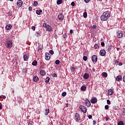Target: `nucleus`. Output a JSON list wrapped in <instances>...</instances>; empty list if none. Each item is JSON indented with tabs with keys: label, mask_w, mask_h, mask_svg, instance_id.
I'll return each mask as SVG.
<instances>
[{
	"label": "nucleus",
	"mask_w": 125,
	"mask_h": 125,
	"mask_svg": "<svg viewBox=\"0 0 125 125\" xmlns=\"http://www.w3.org/2000/svg\"><path fill=\"white\" fill-rule=\"evenodd\" d=\"M110 12L109 11H106L103 13V15L101 16V20L102 21H107L110 17Z\"/></svg>",
	"instance_id": "nucleus-1"
},
{
	"label": "nucleus",
	"mask_w": 125,
	"mask_h": 125,
	"mask_svg": "<svg viewBox=\"0 0 125 125\" xmlns=\"http://www.w3.org/2000/svg\"><path fill=\"white\" fill-rule=\"evenodd\" d=\"M43 27L44 28H46V31H48V32H51V31H52L51 29V26H50V25H49V24H46V23L43 24Z\"/></svg>",
	"instance_id": "nucleus-2"
},
{
	"label": "nucleus",
	"mask_w": 125,
	"mask_h": 125,
	"mask_svg": "<svg viewBox=\"0 0 125 125\" xmlns=\"http://www.w3.org/2000/svg\"><path fill=\"white\" fill-rule=\"evenodd\" d=\"M79 108L83 113H86L87 109L84 105H80Z\"/></svg>",
	"instance_id": "nucleus-3"
},
{
	"label": "nucleus",
	"mask_w": 125,
	"mask_h": 125,
	"mask_svg": "<svg viewBox=\"0 0 125 125\" xmlns=\"http://www.w3.org/2000/svg\"><path fill=\"white\" fill-rule=\"evenodd\" d=\"M17 5L19 7H21V6L23 5V1H22V0H19L17 2Z\"/></svg>",
	"instance_id": "nucleus-4"
},
{
	"label": "nucleus",
	"mask_w": 125,
	"mask_h": 125,
	"mask_svg": "<svg viewBox=\"0 0 125 125\" xmlns=\"http://www.w3.org/2000/svg\"><path fill=\"white\" fill-rule=\"evenodd\" d=\"M123 33H122V31H118L117 33V37L118 39H122L123 38Z\"/></svg>",
	"instance_id": "nucleus-5"
},
{
	"label": "nucleus",
	"mask_w": 125,
	"mask_h": 125,
	"mask_svg": "<svg viewBox=\"0 0 125 125\" xmlns=\"http://www.w3.org/2000/svg\"><path fill=\"white\" fill-rule=\"evenodd\" d=\"M85 104L87 107H90V105H91L90 101H89V100H88L87 99H86L85 101Z\"/></svg>",
	"instance_id": "nucleus-6"
},
{
	"label": "nucleus",
	"mask_w": 125,
	"mask_h": 125,
	"mask_svg": "<svg viewBox=\"0 0 125 125\" xmlns=\"http://www.w3.org/2000/svg\"><path fill=\"white\" fill-rule=\"evenodd\" d=\"M45 60L49 61L50 60V55L48 53H45Z\"/></svg>",
	"instance_id": "nucleus-7"
},
{
	"label": "nucleus",
	"mask_w": 125,
	"mask_h": 125,
	"mask_svg": "<svg viewBox=\"0 0 125 125\" xmlns=\"http://www.w3.org/2000/svg\"><path fill=\"white\" fill-rule=\"evenodd\" d=\"M92 62H97V56L94 55L92 57Z\"/></svg>",
	"instance_id": "nucleus-8"
},
{
	"label": "nucleus",
	"mask_w": 125,
	"mask_h": 125,
	"mask_svg": "<svg viewBox=\"0 0 125 125\" xmlns=\"http://www.w3.org/2000/svg\"><path fill=\"white\" fill-rule=\"evenodd\" d=\"M7 47H12V41L9 40L7 42Z\"/></svg>",
	"instance_id": "nucleus-9"
},
{
	"label": "nucleus",
	"mask_w": 125,
	"mask_h": 125,
	"mask_svg": "<svg viewBox=\"0 0 125 125\" xmlns=\"http://www.w3.org/2000/svg\"><path fill=\"white\" fill-rule=\"evenodd\" d=\"M100 53L101 56H105V55H106V51H105V50H101L100 51Z\"/></svg>",
	"instance_id": "nucleus-10"
},
{
	"label": "nucleus",
	"mask_w": 125,
	"mask_h": 125,
	"mask_svg": "<svg viewBox=\"0 0 125 125\" xmlns=\"http://www.w3.org/2000/svg\"><path fill=\"white\" fill-rule=\"evenodd\" d=\"M90 101L92 104H95V103L97 102V99L95 98V97L92 98Z\"/></svg>",
	"instance_id": "nucleus-11"
},
{
	"label": "nucleus",
	"mask_w": 125,
	"mask_h": 125,
	"mask_svg": "<svg viewBox=\"0 0 125 125\" xmlns=\"http://www.w3.org/2000/svg\"><path fill=\"white\" fill-rule=\"evenodd\" d=\"M58 18L59 20L62 21L64 19V16L62 14V13H60L58 15Z\"/></svg>",
	"instance_id": "nucleus-12"
},
{
	"label": "nucleus",
	"mask_w": 125,
	"mask_h": 125,
	"mask_svg": "<svg viewBox=\"0 0 125 125\" xmlns=\"http://www.w3.org/2000/svg\"><path fill=\"white\" fill-rule=\"evenodd\" d=\"M83 78L85 80H88V79L89 78V74H88V73H85L83 75Z\"/></svg>",
	"instance_id": "nucleus-13"
},
{
	"label": "nucleus",
	"mask_w": 125,
	"mask_h": 125,
	"mask_svg": "<svg viewBox=\"0 0 125 125\" xmlns=\"http://www.w3.org/2000/svg\"><path fill=\"white\" fill-rule=\"evenodd\" d=\"M29 59V56L27 54H25L23 55V60L24 61H28Z\"/></svg>",
	"instance_id": "nucleus-14"
},
{
	"label": "nucleus",
	"mask_w": 125,
	"mask_h": 125,
	"mask_svg": "<svg viewBox=\"0 0 125 125\" xmlns=\"http://www.w3.org/2000/svg\"><path fill=\"white\" fill-rule=\"evenodd\" d=\"M123 79V77L121 75H119L116 77V80L117 82H120V81H122V79Z\"/></svg>",
	"instance_id": "nucleus-15"
},
{
	"label": "nucleus",
	"mask_w": 125,
	"mask_h": 125,
	"mask_svg": "<svg viewBox=\"0 0 125 125\" xmlns=\"http://www.w3.org/2000/svg\"><path fill=\"white\" fill-rule=\"evenodd\" d=\"M75 118L76 119V120H77V121H80V120H81V117L79 113L75 114Z\"/></svg>",
	"instance_id": "nucleus-16"
},
{
	"label": "nucleus",
	"mask_w": 125,
	"mask_h": 125,
	"mask_svg": "<svg viewBox=\"0 0 125 125\" xmlns=\"http://www.w3.org/2000/svg\"><path fill=\"white\" fill-rule=\"evenodd\" d=\"M12 27V25H11V24H8L6 25L5 28L6 29V30H10Z\"/></svg>",
	"instance_id": "nucleus-17"
},
{
	"label": "nucleus",
	"mask_w": 125,
	"mask_h": 125,
	"mask_svg": "<svg viewBox=\"0 0 125 125\" xmlns=\"http://www.w3.org/2000/svg\"><path fill=\"white\" fill-rule=\"evenodd\" d=\"M33 81L35 82H39V77L37 76L33 77Z\"/></svg>",
	"instance_id": "nucleus-18"
},
{
	"label": "nucleus",
	"mask_w": 125,
	"mask_h": 125,
	"mask_svg": "<svg viewBox=\"0 0 125 125\" xmlns=\"http://www.w3.org/2000/svg\"><path fill=\"white\" fill-rule=\"evenodd\" d=\"M40 74L41 76H45V71L43 70H41L40 71Z\"/></svg>",
	"instance_id": "nucleus-19"
},
{
	"label": "nucleus",
	"mask_w": 125,
	"mask_h": 125,
	"mask_svg": "<svg viewBox=\"0 0 125 125\" xmlns=\"http://www.w3.org/2000/svg\"><path fill=\"white\" fill-rule=\"evenodd\" d=\"M81 90H82V91H85V90H86V86H82L81 87Z\"/></svg>",
	"instance_id": "nucleus-20"
},
{
	"label": "nucleus",
	"mask_w": 125,
	"mask_h": 125,
	"mask_svg": "<svg viewBox=\"0 0 125 125\" xmlns=\"http://www.w3.org/2000/svg\"><path fill=\"white\" fill-rule=\"evenodd\" d=\"M42 13V10L36 11V14H37L38 15H41Z\"/></svg>",
	"instance_id": "nucleus-21"
},
{
	"label": "nucleus",
	"mask_w": 125,
	"mask_h": 125,
	"mask_svg": "<svg viewBox=\"0 0 125 125\" xmlns=\"http://www.w3.org/2000/svg\"><path fill=\"white\" fill-rule=\"evenodd\" d=\"M112 48V47H111V45H108L106 46V50H108V51H110Z\"/></svg>",
	"instance_id": "nucleus-22"
},
{
	"label": "nucleus",
	"mask_w": 125,
	"mask_h": 125,
	"mask_svg": "<svg viewBox=\"0 0 125 125\" xmlns=\"http://www.w3.org/2000/svg\"><path fill=\"white\" fill-rule=\"evenodd\" d=\"M49 113V109H45V112L44 113L45 116H47L48 115V113Z\"/></svg>",
	"instance_id": "nucleus-23"
},
{
	"label": "nucleus",
	"mask_w": 125,
	"mask_h": 125,
	"mask_svg": "<svg viewBox=\"0 0 125 125\" xmlns=\"http://www.w3.org/2000/svg\"><path fill=\"white\" fill-rule=\"evenodd\" d=\"M108 95H112L113 94V90L112 89H109L108 91Z\"/></svg>",
	"instance_id": "nucleus-24"
},
{
	"label": "nucleus",
	"mask_w": 125,
	"mask_h": 125,
	"mask_svg": "<svg viewBox=\"0 0 125 125\" xmlns=\"http://www.w3.org/2000/svg\"><path fill=\"white\" fill-rule=\"evenodd\" d=\"M32 65L33 66H36V65H38V62L36 60L32 62Z\"/></svg>",
	"instance_id": "nucleus-25"
},
{
	"label": "nucleus",
	"mask_w": 125,
	"mask_h": 125,
	"mask_svg": "<svg viewBox=\"0 0 125 125\" xmlns=\"http://www.w3.org/2000/svg\"><path fill=\"white\" fill-rule=\"evenodd\" d=\"M49 81H50V78L46 77L45 79V83H49Z\"/></svg>",
	"instance_id": "nucleus-26"
},
{
	"label": "nucleus",
	"mask_w": 125,
	"mask_h": 125,
	"mask_svg": "<svg viewBox=\"0 0 125 125\" xmlns=\"http://www.w3.org/2000/svg\"><path fill=\"white\" fill-rule=\"evenodd\" d=\"M63 1V0H58L57 1V4H58V5H59V4H61V3H62Z\"/></svg>",
	"instance_id": "nucleus-27"
},
{
	"label": "nucleus",
	"mask_w": 125,
	"mask_h": 125,
	"mask_svg": "<svg viewBox=\"0 0 125 125\" xmlns=\"http://www.w3.org/2000/svg\"><path fill=\"white\" fill-rule=\"evenodd\" d=\"M70 70L71 72H75L76 71V67L75 66H72L70 67Z\"/></svg>",
	"instance_id": "nucleus-28"
},
{
	"label": "nucleus",
	"mask_w": 125,
	"mask_h": 125,
	"mask_svg": "<svg viewBox=\"0 0 125 125\" xmlns=\"http://www.w3.org/2000/svg\"><path fill=\"white\" fill-rule=\"evenodd\" d=\"M102 76L104 78H107V76H108V75L107 74V73L106 72H103L102 73Z\"/></svg>",
	"instance_id": "nucleus-29"
},
{
	"label": "nucleus",
	"mask_w": 125,
	"mask_h": 125,
	"mask_svg": "<svg viewBox=\"0 0 125 125\" xmlns=\"http://www.w3.org/2000/svg\"><path fill=\"white\" fill-rule=\"evenodd\" d=\"M38 5H39V3H38V1H34L33 5H34V6H38Z\"/></svg>",
	"instance_id": "nucleus-30"
},
{
	"label": "nucleus",
	"mask_w": 125,
	"mask_h": 125,
	"mask_svg": "<svg viewBox=\"0 0 125 125\" xmlns=\"http://www.w3.org/2000/svg\"><path fill=\"white\" fill-rule=\"evenodd\" d=\"M118 125H125V124H124V122H123L122 121H120L118 123Z\"/></svg>",
	"instance_id": "nucleus-31"
},
{
	"label": "nucleus",
	"mask_w": 125,
	"mask_h": 125,
	"mask_svg": "<svg viewBox=\"0 0 125 125\" xmlns=\"http://www.w3.org/2000/svg\"><path fill=\"white\" fill-rule=\"evenodd\" d=\"M55 64H56V65H59V64H60V61H59V60H56Z\"/></svg>",
	"instance_id": "nucleus-32"
},
{
	"label": "nucleus",
	"mask_w": 125,
	"mask_h": 125,
	"mask_svg": "<svg viewBox=\"0 0 125 125\" xmlns=\"http://www.w3.org/2000/svg\"><path fill=\"white\" fill-rule=\"evenodd\" d=\"M83 16L84 18H86V17H87V13L84 12L83 14Z\"/></svg>",
	"instance_id": "nucleus-33"
},
{
	"label": "nucleus",
	"mask_w": 125,
	"mask_h": 125,
	"mask_svg": "<svg viewBox=\"0 0 125 125\" xmlns=\"http://www.w3.org/2000/svg\"><path fill=\"white\" fill-rule=\"evenodd\" d=\"M49 53H50V54H51V55H53L54 54V51H53V50H50L49 51Z\"/></svg>",
	"instance_id": "nucleus-34"
},
{
	"label": "nucleus",
	"mask_w": 125,
	"mask_h": 125,
	"mask_svg": "<svg viewBox=\"0 0 125 125\" xmlns=\"http://www.w3.org/2000/svg\"><path fill=\"white\" fill-rule=\"evenodd\" d=\"M42 48H43L42 45L41 44L39 46L38 49L42 50Z\"/></svg>",
	"instance_id": "nucleus-35"
},
{
	"label": "nucleus",
	"mask_w": 125,
	"mask_h": 125,
	"mask_svg": "<svg viewBox=\"0 0 125 125\" xmlns=\"http://www.w3.org/2000/svg\"><path fill=\"white\" fill-rule=\"evenodd\" d=\"M62 96H63V97H64V96H66V95H67V93L66 92H63L62 93Z\"/></svg>",
	"instance_id": "nucleus-36"
},
{
	"label": "nucleus",
	"mask_w": 125,
	"mask_h": 125,
	"mask_svg": "<svg viewBox=\"0 0 125 125\" xmlns=\"http://www.w3.org/2000/svg\"><path fill=\"white\" fill-rule=\"evenodd\" d=\"M36 37H40V32L37 31L35 33Z\"/></svg>",
	"instance_id": "nucleus-37"
},
{
	"label": "nucleus",
	"mask_w": 125,
	"mask_h": 125,
	"mask_svg": "<svg viewBox=\"0 0 125 125\" xmlns=\"http://www.w3.org/2000/svg\"><path fill=\"white\" fill-rule=\"evenodd\" d=\"M22 73H27V68H24L22 69Z\"/></svg>",
	"instance_id": "nucleus-38"
},
{
	"label": "nucleus",
	"mask_w": 125,
	"mask_h": 125,
	"mask_svg": "<svg viewBox=\"0 0 125 125\" xmlns=\"http://www.w3.org/2000/svg\"><path fill=\"white\" fill-rule=\"evenodd\" d=\"M0 98H3L4 99H5V98H6V96L1 95V96H0Z\"/></svg>",
	"instance_id": "nucleus-39"
},
{
	"label": "nucleus",
	"mask_w": 125,
	"mask_h": 125,
	"mask_svg": "<svg viewBox=\"0 0 125 125\" xmlns=\"http://www.w3.org/2000/svg\"><path fill=\"white\" fill-rule=\"evenodd\" d=\"M94 48H98L99 47V46L97 44H95L94 46Z\"/></svg>",
	"instance_id": "nucleus-40"
},
{
	"label": "nucleus",
	"mask_w": 125,
	"mask_h": 125,
	"mask_svg": "<svg viewBox=\"0 0 125 125\" xmlns=\"http://www.w3.org/2000/svg\"><path fill=\"white\" fill-rule=\"evenodd\" d=\"M83 60H84V61H86V60H87V57H86V56H83Z\"/></svg>",
	"instance_id": "nucleus-41"
},
{
	"label": "nucleus",
	"mask_w": 125,
	"mask_h": 125,
	"mask_svg": "<svg viewBox=\"0 0 125 125\" xmlns=\"http://www.w3.org/2000/svg\"><path fill=\"white\" fill-rule=\"evenodd\" d=\"M104 108L105 109V110H108V109H109V105H105Z\"/></svg>",
	"instance_id": "nucleus-42"
},
{
	"label": "nucleus",
	"mask_w": 125,
	"mask_h": 125,
	"mask_svg": "<svg viewBox=\"0 0 125 125\" xmlns=\"http://www.w3.org/2000/svg\"><path fill=\"white\" fill-rule=\"evenodd\" d=\"M12 14V13L10 11L8 12L7 13V15H8V16H11Z\"/></svg>",
	"instance_id": "nucleus-43"
},
{
	"label": "nucleus",
	"mask_w": 125,
	"mask_h": 125,
	"mask_svg": "<svg viewBox=\"0 0 125 125\" xmlns=\"http://www.w3.org/2000/svg\"><path fill=\"white\" fill-rule=\"evenodd\" d=\"M31 29L32 30H33V31H35L36 30V27H35L34 26H32L31 27Z\"/></svg>",
	"instance_id": "nucleus-44"
},
{
	"label": "nucleus",
	"mask_w": 125,
	"mask_h": 125,
	"mask_svg": "<svg viewBox=\"0 0 125 125\" xmlns=\"http://www.w3.org/2000/svg\"><path fill=\"white\" fill-rule=\"evenodd\" d=\"M107 104H108V105H110V104H111V101H110L109 100H107Z\"/></svg>",
	"instance_id": "nucleus-45"
},
{
	"label": "nucleus",
	"mask_w": 125,
	"mask_h": 125,
	"mask_svg": "<svg viewBox=\"0 0 125 125\" xmlns=\"http://www.w3.org/2000/svg\"><path fill=\"white\" fill-rule=\"evenodd\" d=\"M63 38H64V39H66V38H67V35L66 34H64L62 35Z\"/></svg>",
	"instance_id": "nucleus-46"
},
{
	"label": "nucleus",
	"mask_w": 125,
	"mask_h": 125,
	"mask_svg": "<svg viewBox=\"0 0 125 125\" xmlns=\"http://www.w3.org/2000/svg\"><path fill=\"white\" fill-rule=\"evenodd\" d=\"M75 5V2L73 1V2H71V5H72V6H74Z\"/></svg>",
	"instance_id": "nucleus-47"
},
{
	"label": "nucleus",
	"mask_w": 125,
	"mask_h": 125,
	"mask_svg": "<svg viewBox=\"0 0 125 125\" xmlns=\"http://www.w3.org/2000/svg\"><path fill=\"white\" fill-rule=\"evenodd\" d=\"M113 110H118V108H117L116 106H113Z\"/></svg>",
	"instance_id": "nucleus-48"
},
{
	"label": "nucleus",
	"mask_w": 125,
	"mask_h": 125,
	"mask_svg": "<svg viewBox=\"0 0 125 125\" xmlns=\"http://www.w3.org/2000/svg\"><path fill=\"white\" fill-rule=\"evenodd\" d=\"M52 76L54 78H56V77H57V74L54 73Z\"/></svg>",
	"instance_id": "nucleus-49"
},
{
	"label": "nucleus",
	"mask_w": 125,
	"mask_h": 125,
	"mask_svg": "<svg viewBox=\"0 0 125 125\" xmlns=\"http://www.w3.org/2000/svg\"><path fill=\"white\" fill-rule=\"evenodd\" d=\"M96 25H93L92 26V28H93V29H96Z\"/></svg>",
	"instance_id": "nucleus-50"
},
{
	"label": "nucleus",
	"mask_w": 125,
	"mask_h": 125,
	"mask_svg": "<svg viewBox=\"0 0 125 125\" xmlns=\"http://www.w3.org/2000/svg\"><path fill=\"white\" fill-rule=\"evenodd\" d=\"M88 119H92V116L91 115H90L88 116Z\"/></svg>",
	"instance_id": "nucleus-51"
},
{
	"label": "nucleus",
	"mask_w": 125,
	"mask_h": 125,
	"mask_svg": "<svg viewBox=\"0 0 125 125\" xmlns=\"http://www.w3.org/2000/svg\"><path fill=\"white\" fill-rule=\"evenodd\" d=\"M101 44L102 46H104V45H105V43L104 42H102Z\"/></svg>",
	"instance_id": "nucleus-52"
},
{
	"label": "nucleus",
	"mask_w": 125,
	"mask_h": 125,
	"mask_svg": "<svg viewBox=\"0 0 125 125\" xmlns=\"http://www.w3.org/2000/svg\"><path fill=\"white\" fill-rule=\"evenodd\" d=\"M2 109V104L0 103V110Z\"/></svg>",
	"instance_id": "nucleus-53"
},
{
	"label": "nucleus",
	"mask_w": 125,
	"mask_h": 125,
	"mask_svg": "<svg viewBox=\"0 0 125 125\" xmlns=\"http://www.w3.org/2000/svg\"><path fill=\"white\" fill-rule=\"evenodd\" d=\"M28 9L29 11H32V7L31 6L29 7Z\"/></svg>",
	"instance_id": "nucleus-54"
},
{
	"label": "nucleus",
	"mask_w": 125,
	"mask_h": 125,
	"mask_svg": "<svg viewBox=\"0 0 125 125\" xmlns=\"http://www.w3.org/2000/svg\"><path fill=\"white\" fill-rule=\"evenodd\" d=\"M109 117H106L105 118V121H109Z\"/></svg>",
	"instance_id": "nucleus-55"
},
{
	"label": "nucleus",
	"mask_w": 125,
	"mask_h": 125,
	"mask_svg": "<svg viewBox=\"0 0 125 125\" xmlns=\"http://www.w3.org/2000/svg\"><path fill=\"white\" fill-rule=\"evenodd\" d=\"M93 125H96V121L95 120H93Z\"/></svg>",
	"instance_id": "nucleus-56"
},
{
	"label": "nucleus",
	"mask_w": 125,
	"mask_h": 125,
	"mask_svg": "<svg viewBox=\"0 0 125 125\" xmlns=\"http://www.w3.org/2000/svg\"><path fill=\"white\" fill-rule=\"evenodd\" d=\"M118 64L119 66H123V63L122 62H118Z\"/></svg>",
	"instance_id": "nucleus-57"
},
{
	"label": "nucleus",
	"mask_w": 125,
	"mask_h": 125,
	"mask_svg": "<svg viewBox=\"0 0 125 125\" xmlns=\"http://www.w3.org/2000/svg\"><path fill=\"white\" fill-rule=\"evenodd\" d=\"M89 0H84V1H85V2H86V3H87L89 2Z\"/></svg>",
	"instance_id": "nucleus-58"
},
{
	"label": "nucleus",
	"mask_w": 125,
	"mask_h": 125,
	"mask_svg": "<svg viewBox=\"0 0 125 125\" xmlns=\"http://www.w3.org/2000/svg\"><path fill=\"white\" fill-rule=\"evenodd\" d=\"M123 81L124 83H125V75L123 77Z\"/></svg>",
	"instance_id": "nucleus-59"
},
{
	"label": "nucleus",
	"mask_w": 125,
	"mask_h": 125,
	"mask_svg": "<svg viewBox=\"0 0 125 125\" xmlns=\"http://www.w3.org/2000/svg\"><path fill=\"white\" fill-rule=\"evenodd\" d=\"M55 39H58V36H57V35L55 34V36H54Z\"/></svg>",
	"instance_id": "nucleus-60"
},
{
	"label": "nucleus",
	"mask_w": 125,
	"mask_h": 125,
	"mask_svg": "<svg viewBox=\"0 0 125 125\" xmlns=\"http://www.w3.org/2000/svg\"><path fill=\"white\" fill-rule=\"evenodd\" d=\"M70 34H73V30L71 29L70 30Z\"/></svg>",
	"instance_id": "nucleus-61"
},
{
	"label": "nucleus",
	"mask_w": 125,
	"mask_h": 125,
	"mask_svg": "<svg viewBox=\"0 0 125 125\" xmlns=\"http://www.w3.org/2000/svg\"><path fill=\"white\" fill-rule=\"evenodd\" d=\"M28 125H33V123L32 122L29 123Z\"/></svg>",
	"instance_id": "nucleus-62"
},
{
	"label": "nucleus",
	"mask_w": 125,
	"mask_h": 125,
	"mask_svg": "<svg viewBox=\"0 0 125 125\" xmlns=\"http://www.w3.org/2000/svg\"><path fill=\"white\" fill-rule=\"evenodd\" d=\"M119 63V62H118L117 61H115V64H118Z\"/></svg>",
	"instance_id": "nucleus-63"
},
{
	"label": "nucleus",
	"mask_w": 125,
	"mask_h": 125,
	"mask_svg": "<svg viewBox=\"0 0 125 125\" xmlns=\"http://www.w3.org/2000/svg\"><path fill=\"white\" fill-rule=\"evenodd\" d=\"M123 115H125V110H123Z\"/></svg>",
	"instance_id": "nucleus-64"
}]
</instances>
